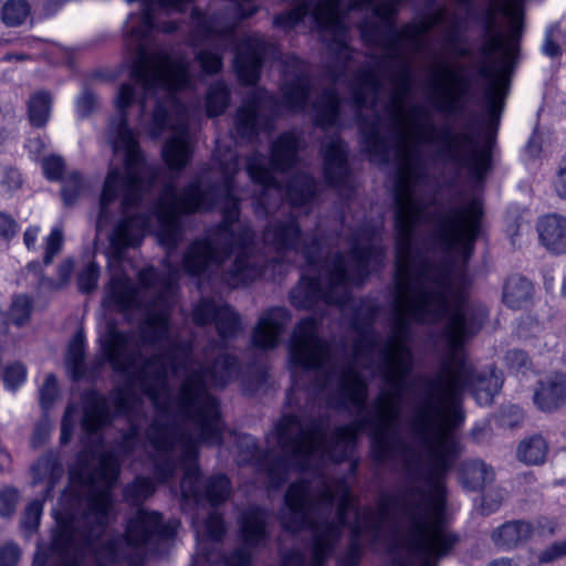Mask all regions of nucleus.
Here are the masks:
<instances>
[{"mask_svg": "<svg viewBox=\"0 0 566 566\" xmlns=\"http://www.w3.org/2000/svg\"><path fill=\"white\" fill-rule=\"evenodd\" d=\"M403 163L397 170L394 187L395 226V286L394 317L390 334L380 349L382 379L392 389L381 391L374 400L375 419L366 416L348 424L334 428L328 434L327 417L307 416L306 411L285 413L275 424L277 444L282 453L262 451L256 439L240 436V461L252 463L266 475L270 488L285 483L291 470L305 471L313 457L327 458L335 463L345 461L354 451L359 432L370 428V454L377 463L389 460L395 451L400 400L406 381L413 370V354L408 345L410 323L437 324L444 321L441 331L448 356L438 373L422 381L411 417V429L432 462L426 476L443 475L452 468L461 452L455 436L465 421L461 394L472 390L480 406L490 405L503 385L501 374H476L462 357L464 345L483 327L489 310L484 304L468 301L467 272L481 232L484 214L481 199L450 207L434 218V237L447 254L454 260L433 263L413 255V240L418 226L433 219L428 206L416 198L413 149L401 135Z\"/></svg>", "mask_w": 566, "mask_h": 566, "instance_id": "f257e3e1", "label": "nucleus"}, {"mask_svg": "<svg viewBox=\"0 0 566 566\" xmlns=\"http://www.w3.org/2000/svg\"><path fill=\"white\" fill-rule=\"evenodd\" d=\"M237 159L229 163L220 184L202 188L199 180L185 186L180 192L174 184L166 185L150 213H134L124 217L114 227L109 237L112 253L123 259L128 248L139 245L151 217L157 219V238L170 255L182 238L179 217L199 211H210L220 205L221 221L208 238L193 240L182 255V269L190 276H207L218 271L222 263L235 251L238 254L224 281L232 286L248 284L260 277L264 270L250 262L249 250L255 232L250 223H242L238 230L233 226L241 214L240 199L234 195Z\"/></svg>", "mask_w": 566, "mask_h": 566, "instance_id": "f03ea898", "label": "nucleus"}, {"mask_svg": "<svg viewBox=\"0 0 566 566\" xmlns=\"http://www.w3.org/2000/svg\"><path fill=\"white\" fill-rule=\"evenodd\" d=\"M122 471V461L113 451L98 455L92 470L82 468L81 486H70L60 499L52 549L61 557L59 566H82L86 555L94 566H112L127 562L133 551L150 554L171 541L179 523L164 520L157 511L138 507L125 522L124 533L104 541L99 537L109 524L114 507L113 489Z\"/></svg>", "mask_w": 566, "mask_h": 566, "instance_id": "7ed1b4c3", "label": "nucleus"}, {"mask_svg": "<svg viewBox=\"0 0 566 566\" xmlns=\"http://www.w3.org/2000/svg\"><path fill=\"white\" fill-rule=\"evenodd\" d=\"M238 373V360L229 354L219 355L211 365L199 364L180 382L176 395L177 413L190 421L198 430L193 437L174 419L157 417L149 424L146 437L159 453L154 459V475L159 483L170 481L177 468L184 471L180 483L181 495L197 504L206 501L217 507L231 494V481L226 474H214L201 480L198 465L199 443L211 446L222 443V421L219 400L209 391L223 387Z\"/></svg>", "mask_w": 566, "mask_h": 566, "instance_id": "20e7f679", "label": "nucleus"}, {"mask_svg": "<svg viewBox=\"0 0 566 566\" xmlns=\"http://www.w3.org/2000/svg\"><path fill=\"white\" fill-rule=\"evenodd\" d=\"M319 322L314 317H304L295 325L289 340V360L293 368L292 385L286 394V407L302 409L300 396L303 395L305 408L313 409L332 379L336 376V387L331 401L336 409L349 407L363 411L368 399V384L353 364L345 365L338 373L329 365L331 345L319 335Z\"/></svg>", "mask_w": 566, "mask_h": 566, "instance_id": "39448f33", "label": "nucleus"}, {"mask_svg": "<svg viewBox=\"0 0 566 566\" xmlns=\"http://www.w3.org/2000/svg\"><path fill=\"white\" fill-rule=\"evenodd\" d=\"M355 238L350 249V271L345 254L340 251L332 256L322 258V244L317 237L302 247L303 256L308 266L319 269L317 276H302L300 283L290 293L291 303L296 308L311 310L319 303L343 306L352 294V285H361L370 274L371 264H381L385 252L371 242L359 245Z\"/></svg>", "mask_w": 566, "mask_h": 566, "instance_id": "423d86ee", "label": "nucleus"}, {"mask_svg": "<svg viewBox=\"0 0 566 566\" xmlns=\"http://www.w3.org/2000/svg\"><path fill=\"white\" fill-rule=\"evenodd\" d=\"M339 499L336 505V521H315L313 510L322 505L332 510L336 494L326 476L316 473L314 481L300 479L293 482L285 492L284 502L287 512L281 516L282 527L291 533L303 530L313 532L310 566H326L327 559L342 536V530L348 525V513L353 506L349 485L344 480L337 482Z\"/></svg>", "mask_w": 566, "mask_h": 566, "instance_id": "0eeeda50", "label": "nucleus"}, {"mask_svg": "<svg viewBox=\"0 0 566 566\" xmlns=\"http://www.w3.org/2000/svg\"><path fill=\"white\" fill-rule=\"evenodd\" d=\"M465 7L468 17L483 32V41L478 48L480 63L476 73L490 82L485 91L486 108L492 117L499 116L503 108L501 80L506 65L494 60L500 54L502 60H510L517 50V42L523 31V2L525 0H483L472 12L473 0H453Z\"/></svg>", "mask_w": 566, "mask_h": 566, "instance_id": "6e6552de", "label": "nucleus"}, {"mask_svg": "<svg viewBox=\"0 0 566 566\" xmlns=\"http://www.w3.org/2000/svg\"><path fill=\"white\" fill-rule=\"evenodd\" d=\"M135 101V88L130 83L120 85L116 98L119 117L111 123L108 128L109 143L115 154H124V170L117 166L111 167L104 181L99 198L98 222L108 218V207L122 196L123 213L137 206L143 192L150 188L153 180L144 181L143 171L145 158L138 140L128 126L126 108Z\"/></svg>", "mask_w": 566, "mask_h": 566, "instance_id": "1a4fd4ad", "label": "nucleus"}, {"mask_svg": "<svg viewBox=\"0 0 566 566\" xmlns=\"http://www.w3.org/2000/svg\"><path fill=\"white\" fill-rule=\"evenodd\" d=\"M130 334L111 327L102 342L105 359L115 371L130 373L143 392L158 406L159 399L168 390V369L176 375L187 370L192 357L189 342H174L161 353L143 357L139 348L130 349Z\"/></svg>", "mask_w": 566, "mask_h": 566, "instance_id": "9d476101", "label": "nucleus"}, {"mask_svg": "<svg viewBox=\"0 0 566 566\" xmlns=\"http://www.w3.org/2000/svg\"><path fill=\"white\" fill-rule=\"evenodd\" d=\"M429 491L421 486L410 488L408 495L418 500H406L403 514L407 520L406 544L422 560L420 566H437V560L448 555L459 542V536L446 531L441 517L446 506V485L439 476L428 479ZM394 566H408L395 559Z\"/></svg>", "mask_w": 566, "mask_h": 566, "instance_id": "9b49d317", "label": "nucleus"}, {"mask_svg": "<svg viewBox=\"0 0 566 566\" xmlns=\"http://www.w3.org/2000/svg\"><path fill=\"white\" fill-rule=\"evenodd\" d=\"M176 272L172 269L170 274H165L154 266L138 272L139 285L156 292V297L145 306V315L137 326L138 340L144 346L156 347L169 339L170 313L165 295L172 289ZM107 301L122 313L144 307L139 290L127 277L112 280Z\"/></svg>", "mask_w": 566, "mask_h": 566, "instance_id": "f8f14e48", "label": "nucleus"}, {"mask_svg": "<svg viewBox=\"0 0 566 566\" xmlns=\"http://www.w3.org/2000/svg\"><path fill=\"white\" fill-rule=\"evenodd\" d=\"M426 142L436 145L437 155L443 163L455 169L467 170L475 182L483 181L491 170V150L480 144L479 135L469 123L461 130L443 125L434 136L426 138Z\"/></svg>", "mask_w": 566, "mask_h": 566, "instance_id": "ddd939ff", "label": "nucleus"}, {"mask_svg": "<svg viewBox=\"0 0 566 566\" xmlns=\"http://www.w3.org/2000/svg\"><path fill=\"white\" fill-rule=\"evenodd\" d=\"M382 90V81L371 69L359 70L355 74V84L350 87L352 104L357 112L358 126L361 137V146L370 159L380 164L390 160V144L380 132V118H368L363 115V109L369 104L375 107Z\"/></svg>", "mask_w": 566, "mask_h": 566, "instance_id": "4468645a", "label": "nucleus"}, {"mask_svg": "<svg viewBox=\"0 0 566 566\" xmlns=\"http://www.w3.org/2000/svg\"><path fill=\"white\" fill-rule=\"evenodd\" d=\"M244 2H235L229 8L211 14H206L199 8H193L190 14L193 38L202 41L217 39L233 42L240 22L259 11V7L252 3L253 0H244Z\"/></svg>", "mask_w": 566, "mask_h": 566, "instance_id": "2eb2a0df", "label": "nucleus"}, {"mask_svg": "<svg viewBox=\"0 0 566 566\" xmlns=\"http://www.w3.org/2000/svg\"><path fill=\"white\" fill-rule=\"evenodd\" d=\"M429 84L434 94L432 105L437 112L450 116L464 115L465 104L472 93L469 76L443 64L432 73Z\"/></svg>", "mask_w": 566, "mask_h": 566, "instance_id": "dca6fc26", "label": "nucleus"}, {"mask_svg": "<svg viewBox=\"0 0 566 566\" xmlns=\"http://www.w3.org/2000/svg\"><path fill=\"white\" fill-rule=\"evenodd\" d=\"M247 171L251 180L260 187V190L253 197V213L256 218L263 219L282 202V185L272 171L263 165L258 155L248 159Z\"/></svg>", "mask_w": 566, "mask_h": 566, "instance_id": "f3484780", "label": "nucleus"}, {"mask_svg": "<svg viewBox=\"0 0 566 566\" xmlns=\"http://www.w3.org/2000/svg\"><path fill=\"white\" fill-rule=\"evenodd\" d=\"M273 102V96L262 88L249 92L234 118V132L242 140H252L261 130L272 128L271 120L261 114L266 103Z\"/></svg>", "mask_w": 566, "mask_h": 566, "instance_id": "a211bd4d", "label": "nucleus"}, {"mask_svg": "<svg viewBox=\"0 0 566 566\" xmlns=\"http://www.w3.org/2000/svg\"><path fill=\"white\" fill-rule=\"evenodd\" d=\"M191 318L199 327L213 323L222 340L234 338L241 329L239 313L229 304L218 303L212 297H201L192 310Z\"/></svg>", "mask_w": 566, "mask_h": 566, "instance_id": "6ab92c4d", "label": "nucleus"}, {"mask_svg": "<svg viewBox=\"0 0 566 566\" xmlns=\"http://www.w3.org/2000/svg\"><path fill=\"white\" fill-rule=\"evenodd\" d=\"M266 49L268 43L261 36L249 35L241 40L233 61V69L241 84L258 83Z\"/></svg>", "mask_w": 566, "mask_h": 566, "instance_id": "aec40b11", "label": "nucleus"}, {"mask_svg": "<svg viewBox=\"0 0 566 566\" xmlns=\"http://www.w3.org/2000/svg\"><path fill=\"white\" fill-rule=\"evenodd\" d=\"M323 175L332 188L352 189L350 171L347 163V147L339 136L323 144Z\"/></svg>", "mask_w": 566, "mask_h": 566, "instance_id": "412c9836", "label": "nucleus"}, {"mask_svg": "<svg viewBox=\"0 0 566 566\" xmlns=\"http://www.w3.org/2000/svg\"><path fill=\"white\" fill-rule=\"evenodd\" d=\"M262 238L264 244L279 254L296 252L301 245L302 229L297 219L289 214L284 219L269 221Z\"/></svg>", "mask_w": 566, "mask_h": 566, "instance_id": "4be33fe9", "label": "nucleus"}, {"mask_svg": "<svg viewBox=\"0 0 566 566\" xmlns=\"http://www.w3.org/2000/svg\"><path fill=\"white\" fill-rule=\"evenodd\" d=\"M113 421L107 398L96 391H90L83 397V417L81 427L83 431L96 441V448L104 444L101 431Z\"/></svg>", "mask_w": 566, "mask_h": 566, "instance_id": "5701e85b", "label": "nucleus"}, {"mask_svg": "<svg viewBox=\"0 0 566 566\" xmlns=\"http://www.w3.org/2000/svg\"><path fill=\"white\" fill-rule=\"evenodd\" d=\"M291 321V313L285 307H271L263 312L252 333V344L260 349H273L280 336Z\"/></svg>", "mask_w": 566, "mask_h": 566, "instance_id": "b1692460", "label": "nucleus"}, {"mask_svg": "<svg viewBox=\"0 0 566 566\" xmlns=\"http://www.w3.org/2000/svg\"><path fill=\"white\" fill-rule=\"evenodd\" d=\"M534 405L543 412H554L566 405V374L554 373L537 381Z\"/></svg>", "mask_w": 566, "mask_h": 566, "instance_id": "393cba45", "label": "nucleus"}, {"mask_svg": "<svg viewBox=\"0 0 566 566\" xmlns=\"http://www.w3.org/2000/svg\"><path fill=\"white\" fill-rule=\"evenodd\" d=\"M270 513L258 505L247 507L239 520L240 533L248 547H258L269 539L268 522Z\"/></svg>", "mask_w": 566, "mask_h": 566, "instance_id": "a878e982", "label": "nucleus"}, {"mask_svg": "<svg viewBox=\"0 0 566 566\" xmlns=\"http://www.w3.org/2000/svg\"><path fill=\"white\" fill-rule=\"evenodd\" d=\"M287 61L295 65L297 74L292 82L283 84L281 88L283 103L289 109L301 112L304 111L307 105L312 90L311 80L301 60L291 56L287 57Z\"/></svg>", "mask_w": 566, "mask_h": 566, "instance_id": "bb28decb", "label": "nucleus"}, {"mask_svg": "<svg viewBox=\"0 0 566 566\" xmlns=\"http://www.w3.org/2000/svg\"><path fill=\"white\" fill-rule=\"evenodd\" d=\"M535 526L526 520H512L494 528L491 533L493 544L504 551L526 544L534 535Z\"/></svg>", "mask_w": 566, "mask_h": 566, "instance_id": "cd10ccee", "label": "nucleus"}, {"mask_svg": "<svg viewBox=\"0 0 566 566\" xmlns=\"http://www.w3.org/2000/svg\"><path fill=\"white\" fill-rule=\"evenodd\" d=\"M342 99L334 88L324 90L312 105L314 125L328 129L338 124Z\"/></svg>", "mask_w": 566, "mask_h": 566, "instance_id": "c85d7f7f", "label": "nucleus"}, {"mask_svg": "<svg viewBox=\"0 0 566 566\" xmlns=\"http://www.w3.org/2000/svg\"><path fill=\"white\" fill-rule=\"evenodd\" d=\"M538 237L542 244L556 254L566 253V218L548 214L538 220Z\"/></svg>", "mask_w": 566, "mask_h": 566, "instance_id": "c756f323", "label": "nucleus"}, {"mask_svg": "<svg viewBox=\"0 0 566 566\" xmlns=\"http://www.w3.org/2000/svg\"><path fill=\"white\" fill-rule=\"evenodd\" d=\"M297 154L298 138L293 133H283L271 145L270 165L275 171H287L295 166Z\"/></svg>", "mask_w": 566, "mask_h": 566, "instance_id": "7c9ffc66", "label": "nucleus"}, {"mask_svg": "<svg viewBox=\"0 0 566 566\" xmlns=\"http://www.w3.org/2000/svg\"><path fill=\"white\" fill-rule=\"evenodd\" d=\"M533 295V283L521 274L510 275L503 284V303L512 310L528 306L532 303Z\"/></svg>", "mask_w": 566, "mask_h": 566, "instance_id": "2f4dec72", "label": "nucleus"}, {"mask_svg": "<svg viewBox=\"0 0 566 566\" xmlns=\"http://www.w3.org/2000/svg\"><path fill=\"white\" fill-rule=\"evenodd\" d=\"M465 23V19L452 14L450 21L441 28L439 43L446 52L452 53L459 57L469 55V50L464 46L467 34Z\"/></svg>", "mask_w": 566, "mask_h": 566, "instance_id": "473e14b6", "label": "nucleus"}, {"mask_svg": "<svg viewBox=\"0 0 566 566\" xmlns=\"http://www.w3.org/2000/svg\"><path fill=\"white\" fill-rule=\"evenodd\" d=\"M494 478L493 468L481 459H468L460 465V481L470 491L482 490L492 483Z\"/></svg>", "mask_w": 566, "mask_h": 566, "instance_id": "72a5a7b5", "label": "nucleus"}, {"mask_svg": "<svg viewBox=\"0 0 566 566\" xmlns=\"http://www.w3.org/2000/svg\"><path fill=\"white\" fill-rule=\"evenodd\" d=\"M317 182L308 174L297 172L287 182L286 198L293 207L301 208L308 205L316 196Z\"/></svg>", "mask_w": 566, "mask_h": 566, "instance_id": "f704fd0d", "label": "nucleus"}, {"mask_svg": "<svg viewBox=\"0 0 566 566\" xmlns=\"http://www.w3.org/2000/svg\"><path fill=\"white\" fill-rule=\"evenodd\" d=\"M33 483L46 482V492H51L62 475L60 462L52 454H44L31 468Z\"/></svg>", "mask_w": 566, "mask_h": 566, "instance_id": "c9c22d12", "label": "nucleus"}, {"mask_svg": "<svg viewBox=\"0 0 566 566\" xmlns=\"http://www.w3.org/2000/svg\"><path fill=\"white\" fill-rule=\"evenodd\" d=\"M547 452V441L541 434H534L520 442L516 455L526 464L538 465L544 463Z\"/></svg>", "mask_w": 566, "mask_h": 566, "instance_id": "e433bc0d", "label": "nucleus"}, {"mask_svg": "<svg viewBox=\"0 0 566 566\" xmlns=\"http://www.w3.org/2000/svg\"><path fill=\"white\" fill-rule=\"evenodd\" d=\"M396 504L397 501L395 496L388 493H382L378 500L376 510L370 506H365L363 509L367 514V527L373 531L375 538L379 536L385 522L390 516Z\"/></svg>", "mask_w": 566, "mask_h": 566, "instance_id": "4c0bfd02", "label": "nucleus"}, {"mask_svg": "<svg viewBox=\"0 0 566 566\" xmlns=\"http://www.w3.org/2000/svg\"><path fill=\"white\" fill-rule=\"evenodd\" d=\"M85 338L81 331L76 332L72 337L66 357L65 365L74 380L83 377L85 371Z\"/></svg>", "mask_w": 566, "mask_h": 566, "instance_id": "58836bf2", "label": "nucleus"}, {"mask_svg": "<svg viewBox=\"0 0 566 566\" xmlns=\"http://www.w3.org/2000/svg\"><path fill=\"white\" fill-rule=\"evenodd\" d=\"M52 98L45 91L32 94L28 102V117L33 127H44L51 115Z\"/></svg>", "mask_w": 566, "mask_h": 566, "instance_id": "ea45409f", "label": "nucleus"}, {"mask_svg": "<svg viewBox=\"0 0 566 566\" xmlns=\"http://www.w3.org/2000/svg\"><path fill=\"white\" fill-rule=\"evenodd\" d=\"M230 104V90L226 82L212 83L206 94V113L208 117H216L226 112Z\"/></svg>", "mask_w": 566, "mask_h": 566, "instance_id": "a19ab883", "label": "nucleus"}, {"mask_svg": "<svg viewBox=\"0 0 566 566\" xmlns=\"http://www.w3.org/2000/svg\"><path fill=\"white\" fill-rule=\"evenodd\" d=\"M156 490L150 478L136 476L123 490V497L129 505H140L150 497Z\"/></svg>", "mask_w": 566, "mask_h": 566, "instance_id": "79ce46f5", "label": "nucleus"}, {"mask_svg": "<svg viewBox=\"0 0 566 566\" xmlns=\"http://www.w3.org/2000/svg\"><path fill=\"white\" fill-rule=\"evenodd\" d=\"M317 2L311 10V2L308 0H302L291 10L276 14L273 18V25L283 30H291L298 24L310 13V11L313 14V10ZM312 18L314 19L313 15Z\"/></svg>", "mask_w": 566, "mask_h": 566, "instance_id": "37998d69", "label": "nucleus"}, {"mask_svg": "<svg viewBox=\"0 0 566 566\" xmlns=\"http://www.w3.org/2000/svg\"><path fill=\"white\" fill-rule=\"evenodd\" d=\"M31 13L30 4L27 0H8L1 10V18L6 25L18 27L24 23Z\"/></svg>", "mask_w": 566, "mask_h": 566, "instance_id": "c03bdc74", "label": "nucleus"}, {"mask_svg": "<svg viewBox=\"0 0 566 566\" xmlns=\"http://www.w3.org/2000/svg\"><path fill=\"white\" fill-rule=\"evenodd\" d=\"M394 82L396 83V85L401 94L400 95L396 94L394 96L392 117L396 122H400L401 112H402L401 96L408 94L410 92V87H411V73H410V67H409L408 63H406V62L399 63L398 71L394 75Z\"/></svg>", "mask_w": 566, "mask_h": 566, "instance_id": "a18cd8bd", "label": "nucleus"}, {"mask_svg": "<svg viewBox=\"0 0 566 566\" xmlns=\"http://www.w3.org/2000/svg\"><path fill=\"white\" fill-rule=\"evenodd\" d=\"M32 310L33 303L30 296L25 294L14 295L8 314L9 319L15 326H23L29 322Z\"/></svg>", "mask_w": 566, "mask_h": 566, "instance_id": "49530a36", "label": "nucleus"}, {"mask_svg": "<svg viewBox=\"0 0 566 566\" xmlns=\"http://www.w3.org/2000/svg\"><path fill=\"white\" fill-rule=\"evenodd\" d=\"M195 60L207 75L220 73L223 66L222 52L219 49H201L196 53Z\"/></svg>", "mask_w": 566, "mask_h": 566, "instance_id": "de8ad7c7", "label": "nucleus"}, {"mask_svg": "<svg viewBox=\"0 0 566 566\" xmlns=\"http://www.w3.org/2000/svg\"><path fill=\"white\" fill-rule=\"evenodd\" d=\"M83 190V178L78 171L70 172L63 179V187L61 190L62 200L65 206H73Z\"/></svg>", "mask_w": 566, "mask_h": 566, "instance_id": "09e8293b", "label": "nucleus"}, {"mask_svg": "<svg viewBox=\"0 0 566 566\" xmlns=\"http://www.w3.org/2000/svg\"><path fill=\"white\" fill-rule=\"evenodd\" d=\"M23 185L21 171L11 165L0 168V191L6 195H13Z\"/></svg>", "mask_w": 566, "mask_h": 566, "instance_id": "8fccbe9b", "label": "nucleus"}, {"mask_svg": "<svg viewBox=\"0 0 566 566\" xmlns=\"http://www.w3.org/2000/svg\"><path fill=\"white\" fill-rule=\"evenodd\" d=\"M99 266L95 262H88L77 274V287L82 293H91L97 287Z\"/></svg>", "mask_w": 566, "mask_h": 566, "instance_id": "3c124183", "label": "nucleus"}, {"mask_svg": "<svg viewBox=\"0 0 566 566\" xmlns=\"http://www.w3.org/2000/svg\"><path fill=\"white\" fill-rule=\"evenodd\" d=\"M63 230L61 227L52 228L50 234L44 240L43 264L50 265L54 258L61 252L63 247Z\"/></svg>", "mask_w": 566, "mask_h": 566, "instance_id": "603ef678", "label": "nucleus"}, {"mask_svg": "<svg viewBox=\"0 0 566 566\" xmlns=\"http://www.w3.org/2000/svg\"><path fill=\"white\" fill-rule=\"evenodd\" d=\"M43 513V502L39 500H34L30 502L22 515L21 527L28 532L29 534L34 533L41 521V516Z\"/></svg>", "mask_w": 566, "mask_h": 566, "instance_id": "864d4df0", "label": "nucleus"}, {"mask_svg": "<svg viewBox=\"0 0 566 566\" xmlns=\"http://www.w3.org/2000/svg\"><path fill=\"white\" fill-rule=\"evenodd\" d=\"M523 419V410L516 405L502 408L496 417L497 424L507 429L516 428L521 424Z\"/></svg>", "mask_w": 566, "mask_h": 566, "instance_id": "5fc2aeb1", "label": "nucleus"}, {"mask_svg": "<svg viewBox=\"0 0 566 566\" xmlns=\"http://www.w3.org/2000/svg\"><path fill=\"white\" fill-rule=\"evenodd\" d=\"M203 530L208 538L220 542L226 534V526L221 514L212 512L203 522Z\"/></svg>", "mask_w": 566, "mask_h": 566, "instance_id": "6e6d98bb", "label": "nucleus"}, {"mask_svg": "<svg viewBox=\"0 0 566 566\" xmlns=\"http://www.w3.org/2000/svg\"><path fill=\"white\" fill-rule=\"evenodd\" d=\"M386 30L380 29V41L378 44H382L385 49H397L401 46L403 41H407L402 33V27L397 28L396 22L392 24H385Z\"/></svg>", "mask_w": 566, "mask_h": 566, "instance_id": "4d7b16f0", "label": "nucleus"}, {"mask_svg": "<svg viewBox=\"0 0 566 566\" xmlns=\"http://www.w3.org/2000/svg\"><path fill=\"white\" fill-rule=\"evenodd\" d=\"M39 394L42 409H50L57 395V379L53 374L46 375L45 380L39 390Z\"/></svg>", "mask_w": 566, "mask_h": 566, "instance_id": "13d9d810", "label": "nucleus"}, {"mask_svg": "<svg viewBox=\"0 0 566 566\" xmlns=\"http://www.w3.org/2000/svg\"><path fill=\"white\" fill-rule=\"evenodd\" d=\"M19 501V492L13 486L0 489V515L10 517L17 507Z\"/></svg>", "mask_w": 566, "mask_h": 566, "instance_id": "bf43d9fd", "label": "nucleus"}, {"mask_svg": "<svg viewBox=\"0 0 566 566\" xmlns=\"http://www.w3.org/2000/svg\"><path fill=\"white\" fill-rule=\"evenodd\" d=\"M139 438L138 427L132 423L126 432H124L120 437V440L117 443V450L122 457L130 455L137 446Z\"/></svg>", "mask_w": 566, "mask_h": 566, "instance_id": "052dcab7", "label": "nucleus"}, {"mask_svg": "<svg viewBox=\"0 0 566 566\" xmlns=\"http://www.w3.org/2000/svg\"><path fill=\"white\" fill-rule=\"evenodd\" d=\"M64 168V160L59 156H49L42 160L44 176L50 181L62 180Z\"/></svg>", "mask_w": 566, "mask_h": 566, "instance_id": "680f3d73", "label": "nucleus"}, {"mask_svg": "<svg viewBox=\"0 0 566 566\" xmlns=\"http://www.w3.org/2000/svg\"><path fill=\"white\" fill-rule=\"evenodd\" d=\"M25 376V367L20 363H14L8 366L4 370V386L10 390H15L21 384L24 382Z\"/></svg>", "mask_w": 566, "mask_h": 566, "instance_id": "e2e57ef3", "label": "nucleus"}, {"mask_svg": "<svg viewBox=\"0 0 566 566\" xmlns=\"http://www.w3.org/2000/svg\"><path fill=\"white\" fill-rule=\"evenodd\" d=\"M111 401L116 415L127 416L133 406V396L127 390L118 388L111 394Z\"/></svg>", "mask_w": 566, "mask_h": 566, "instance_id": "0e129e2a", "label": "nucleus"}, {"mask_svg": "<svg viewBox=\"0 0 566 566\" xmlns=\"http://www.w3.org/2000/svg\"><path fill=\"white\" fill-rule=\"evenodd\" d=\"M76 113L81 118L90 116L96 106V96L88 88H84L81 95L77 97Z\"/></svg>", "mask_w": 566, "mask_h": 566, "instance_id": "69168bd1", "label": "nucleus"}, {"mask_svg": "<svg viewBox=\"0 0 566 566\" xmlns=\"http://www.w3.org/2000/svg\"><path fill=\"white\" fill-rule=\"evenodd\" d=\"M363 558V546L356 544L355 541H349L348 547L344 555L339 558V566H359Z\"/></svg>", "mask_w": 566, "mask_h": 566, "instance_id": "338daca9", "label": "nucleus"}, {"mask_svg": "<svg viewBox=\"0 0 566 566\" xmlns=\"http://www.w3.org/2000/svg\"><path fill=\"white\" fill-rule=\"evenodd\" d=\"M556 195L566 200V154L560 158L553 181Z\"/></svg>", "mask_w": 566, "mask_h": 566, "instance_id": "774afa93", "label": "nucleus"}]
</instances>
